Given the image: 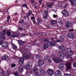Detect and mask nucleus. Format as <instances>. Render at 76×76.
I'll return each mask as SVG.
<instances>
[{
	"instance_id": "6ab92c4d",
	"label": "nucleus",
	"mask_w": 76,
	"mask_h": 76,
	"mask_svg": "<svg viewBox=\"0 0 76 76\" xmlns=\"http://www.w3.org/2000/svg\"><path fill=\"white\" fill-rule=\"evenodd\" d=\"M58 67L59 69L61 70H64V64H60L58 65Z\"/></svg>"
},
{
	"instance_id": "ddd939ff",
	"label": "nucleus",
	"mask_w": 76,
	"mask_h": 76,
	"mask_svg": "<svg viewBox=\"0 0 76 76\" xmlns=\"http://www.w3.org/2000/svg\"><path fill=\"white\" fill-rule=\"evenodd\" d=\"M72 23L71 22L68 21L66 23V28H69V27H72Z\"/></svg>"
},
{
	"instance_id": "e2e57ef3",
	"label": "nucleus",
	"mask_w": 76,
	"mask_h": 76,
	"mask_svg": "<svg viewBox=\"0 0 76 76\" xmlns=\"http://www.w3.org/2000/svg\"><path fill=\"white\" fill-rule=\"evenodd\" d=\"M61 39H64V38L62 37V36H60Z\"/></svg>"
},
{
	"instance_id": "7c9ffc66",
	"label": "nucleus",
	"mask_w": 76,
	"mask_h": 76,
	"mask_svg": "<svg viewBox=\"0 0 76 76\" xmlns=\"http://www.w3.org/2000/svg\"><path fill=\"white\" fill-rule=\"evenodd\" d=\"M49 39H44V41L45 43H48L50 42V41H49Z\"/></svg>"
},
{
	"instance_id": "49530a36",
	"label": "nucleus",
	"mask_w": 76,
	"mask_h": 76,
	"mask_svg": "<svg viewBox=\"0 0 76 76\" xmlns=\"http://www.w3.org/2000/svg\"><path fill=\"white\" fill-rule=\"evenodd\" d=\"M23 7H25V8H27V5L26 4H24L23 5Z\"/></svg>"
},
{
	"instance_id": "37998d69",
	"label": "nucleus",
	"mask_w": 76,
	"mask_h": 76,
	"mask_svg": "<svg viewBox=\"0 0 76 76\" xmlns=\"http://www.w3.org/2000/svg\"><path fill=\"white\" fill-rule=\"evenodd\" d=\"M39 72H38L35 73V75L36 76H39Z\"/></svg>"
},
{
	"instance_id": "c03bdc74",
	"label": "nucleus",
	"mask_w": 76,
	"mask_h": 76,
	"mask_svg": "<svg viewBox=\"0 0 76 76\" xmlns=\"http://www.w3.org/2000/svg\"><path fill=\"white\" fill-rule=\"evenodd\" d=\"M26 34H23L21 35L20 37H26Z\"/></svg>"
},
{
	"instance_id": "a878e982",
	"label": "nucleus",
	"mask_w": 76,
	"mask_h": 76,
	"mask_svg": "<svg viewBox=\"0 0 76 76\" xmlns=\"http://www.w3.org/2000/svg\"><path fill=\"white\" fill-rule=\"evenodd\" d=\"M40 73L42 75H45L46 74V72L43 69H41L40 70Z\"/></svg>"
},
{
	"instance_id": "c9c22d12",
	"label": "nucleus",
	"mask_w": 76,
	"mask_h": 76,
	"mask_svg": "<svg viewBox=\"0 0 76 76\" xmlns=\"http://www.w3.org/2000/svg\"><path fill=\"white\" fill-rule=\"evenodd\" d=\"M7 34L8 36H10L11 35V32L9 31H8L7 32Z\"/></svg>"
},
{
	"instance_id": "39448f33",
	"label": "nucleus",
	"mask_w": 76,
	"mask_h": 76,
	"mask_svg": "<svg viewBox=\"0 0 76 76\" xmlns=\"http://www.w3.org/2000/svg\"><path fill=\"white\" fill-rule=\"evenodd\" d=\"M47 73L48 75L50 76H52L54 75V70L53 69H48L47 70Z\"/></svg>"
},
{
	"instance_id": "6e6552de",
	"label": "nucleus",
	"mask_w": 76,
	"mask_h": 76,
	"mask_svg": "<svg viewBox=\"0 0 76 76\" xmlns=\"http://www.w3.org/2000/svg\"><path fill=\"white\" fill-rule=\"evenodd\" d=\"M32 66V63L28 62L27 66H26L25 67V68L26 70H29L31 69Z\"/></svg>"
},
{
	"instance_id": "423d86ee",
	"label": "nucleus",
	"mask_w": 76,
	"mask_h": 76,
	"mask_svg": "<svg viewBox=\"0 0 76 76\" xmlns=\"http://www.w3.org/2000/svg\"><path fill=\"white\" fill-rule=\"evenodd\" d=\"M58 55L61 60H63V59H64V55L61 52L59 51L58 53Z\"/></svg>"
},
{
	"instance_id": "864d4df0",
	"label": "nucleus",
	"mask_w": 76,
	"mask_h": 76,
	"mask_svg": "<svg viewBox=\"0 0 76 76\" xmlns=\"http://www.w3.org/2000/svg\"><path fill=\"white\" fill-rule=\"evenodd\" d=\"M11 37L12 38H13L14 37V34H13L11 35Z\"/></svg>"
},
{
	"instance_id": "4c0bfd02",
	"label": "nucleus",
	"mask_w": 76,
	"mask_h": 76,
	"mask_svg": "<svg viewBox=\"0 0 76 76\" xmlns=\"http://www.w3.org/2000/svg\"><path fill=\"white\" fill-rule=\"evenodd\" d=\"M73 67H74L75 68H76V62H73Z\"/></svg>"
},
{
	"instance_id": "3c124183",
	"label": "nucleus",
	"mask_w": 76,
	"mask_h": 76,
	"mask_svg": "<svg viewBox=\"0 0 76 76\" xmlns=\"http://www.w3.org/2000/svg\"><path fill=\"white\" fill-rule=\"evenodd\" d=\"M35 58H39V55H37V56H36Z\"/></svg>"
},
{
	"instance_id": "de8ad7c7",
	"label": "nucleus",
	"mask_w": 76,
	"mask_h": 76,
	"mask_svg": "<svg viewBox=\"0 0 76 76\" xmlns=\"http://www.w3.org/2000/svg\"><path fill=\"white\" fill-rule=\"evenodd\" d=\"M26 76H29V72H26Z\"/></svg>"
},
{
	"instance_id": "774afa93",
	"label": "nucleus",
	"mask_w": 76,
	"mask_h": 76,
	"mask_svg": "<svg viewBox=\"0 0 76 76\" xmlns=\"http://www.w3.org/2000/svg\"><path fill=\"white\" fill-rule=\"evenodd\" d=\"M23 28H20V31H22Z\"/></svg>"
},
{
	"instance_id": "20e7f679",
	"label": "nucleus",
	"mask_w": 76,
	"mask_h": 76,
	"mask_svg": "<svg viewBox=\"0 0 76 76\" xmlns=\"http://www.w3.org/2000/svg\"><path fill=\"white\" fill-rule=\"evenodd\" d=\"M61 13L63 15H64L66 18H67L69 16V12L66 9H64L62 11Z\"/></svg>"
},
{
	"instance_id": "bb28decb",
	"label": "nucleus",
	"mask_w": 76,
	"mask_h": 76,
	"mask_svg": "<svg viewBox=\"0 0 76 76\" xmlns=\"http://www.w3.org/2000/svg\"><path fill=\"white\" fill-rule=\"evenodd\" d=\"M37 23L38 25H39L41 23V19L37 18Z\"/></svg>"
},
{
	"instance_id": "79ce46f5",
	"label": "nucleus",
	"mask_w": 76,
	"mask_h": 76,
	"mask_svg": "<svg viewBox=\"0 0 76 76\" xmlns=\"http://www.w3.org/2000/svg\"><path fill=\"white\" fill-rule=\"evenodd\" d=\"M55 56V55L54 54H52L51 55V58L53 59V58H55L54 57Z\"/></svg>"
},
{
	"instance_id": "f8f14e48",
	"label": "nucleus",
	"mask_w": 76,
	"mask_h": 76,
	"mask_svg": "<svg viewBox=\"0 0 76 76\" xmlns=\"http://www.w3.org/2000/svg\"><path fill=\"white\" fill-rule=\"evenodd\" d=\"M53 60L56 63H59L61 62V60L58 58L55 57L53 58Z\"/></svg>"
},
{
	"instance_id": "aec40b11",
	"label": "nucleus",
	"mask_w": 76,
	"mask_h": 76,
	"mask_svg": "<svg viewBox=\"0 0 76 76\" xmlns=\"http://www.w3.org/2000/svg\"><path fill=\"white\" fill-rule=\"evenodd\" d=\"M56 76H60L61 75V71L59 70L56 71L55 72Z\"/></svg>"
},
{
	"instance_id": "ea45409f",
	"label": "nucleus",
	"mask_w": 76,
	"mask_h": 76,
	"mask_svg": "<svg viewBox=\"0 0 76 76\" xmlns=\"http://www.w3.org/2000/svg\"><path fill=\"white\" fill-rule=\"evenodd\" d=\"M24 23V20L23 19H22L21 20H20L19 21V23H22V24L23 23Z\"/></svg>"
},
{
	"instance_id": "09e8293b",
	"label": "nucleus",
	"mask_w": 76,
	"mask_h": 76,
	"mask_svg": "<svg viewBox=\"0 0 76 76\" xmlns=\"http://www.w3.org/2000/svg\"><path fill=\"white\" fill-rule=\"evenodd\" d=\"M65 76H71V75L70 74H66L65 75Z\"/></svg>"
},
{
	"instance_id": "c85d7f7f",
	"label": "nucleus",
	"mask_w": 76,
	"mask_h": 76,
	"mask_svg": "<svg viewBox=\"0 0 76 76\" xmlns=\"http://www.w3.org/2000/svg\"><path fill=\"white\" fill-rule=\"evenodd\" d=\"M44 59L45 60L48 61L50 60V57L47 56H46L44 57Z\"/></svg>"
},
{
	"instance_id": "7ed1b4c3",
	"label": "nucleus",
	"mask_w": 76,
	"mask_h": 76,
	"mask_svg": "<svg viewBox=\"0 0 76 76\" xmlns=\"http://www.w3.org/2000/svg\"><path fill=\"white\" fill-rule=\"evenodd\" d=\"M1 45V46L3 48H4L6 49H7L8 48V44L6 42H3L0 41V45Z\"/></svg>"
},
{
	"instance_id": "393cba45",
	"label": "nucleus",
	"mask_w": 76,
	"mask_h": 76,
	"mask_svg": "<svg viewBox=\"0 0 76 76\" xmlns=\"http://www.w3.org/2000/svg\"><path fill=\"white\" fill-rule=\"evenodd\" d=\"M51 23L52 25H55L57 23L56 20H52L51 21Z\"/></svg>"
},
{
	"instance_id": "2eb2a0df",
	"label": "nucleus",
	"mask_w": 76,
	"mask_h": 76,
	"mask_svg": "<svg viewBox=\"0 0 76 76\" xmlns=\"http://www.w3.org/2000/svg\"><path fill=\"white\" fill-rule=\"evenodd\" d=\"M67 36L69 38H74L75 37V35L72 33H68L67 34Z\"/></svg>"
},
{
	"instance_id": "5701e85b",
	"label": "nucleus",
	"mask_w": 76,
	"mask_h": 76,
	"mask_svg": "<svg viewBox=\"0 0 76 76\" xmlns=\"http://www.w3.org/2000/svg\"><path fill=\"white\" fill-rule=\"evenodd\" d=\"M18 70L19 72L22 73L23 72V67L22 66H20L18 67Z\"/></svg>"
},
{
	"instance_id": "4d7b16f0",
	"label": "nucleus",
	"mask_w": 76,
	"mask_h": 76,
	"mask_svg": "<svg viewBox=\"0 0 76 76\" xmlns=\"http://www.w3.org/2000/svg\"><path fill=\"white\" fill-rule=\"evenodd\" d=\"M57 42H61V40H57Z\"/></svg>"
},
{
	"instance_id": "052dcab7",
	"label": "nucleus",
	"mask_w": 76,
	"mask_h": 76,
	"mask_svg": "<svg viewBox=\"0 0 76 76\" xmlns=\"http://www.w3.org/2000/svg\"><path fill=\"white\" fill-rule=\"evenodd\" d=\"M48 61H49V63H51L52 62V61H51V60H50L49 58V60H48Z\"/></svg>"
},
{
	"instance_id": "a211bd4d",
	"label": "nucleus",
	"mask_w": 76,
	"mask_h": 76,
	"mask_svg": "<svg viewBox=\"0 0 76 76\" xmlns=\"http://www.w3.org/2000/svg\"><path fill=\"white\" fill-rule=\"evenodd\" d=\"M8 58V56L6 54H5L1 57L2 60H6Z\"/></svg>"
},
{
	"instance_id": "69168bd1",
	"label": "nucleus",
	"mask_w": 76,
	"mask_h": 76,
	"mask_svg": "<svg viewBox=\"0 0 76 76\" xmlns=\"http://www.w3.org/2000/svg\"><path fill=\"white\" fill-rule=\"evenodd\" d=\"M1 74H2V75H3V76H4V75H5V73H4V72H3L1 73Z\"/></svg>"
},
{
	"instance_id": "0eeeda50",
	"label": "nucleus",
	"mask_w": 76,
	"mask_h": 76,
	"mask_svg": "<svg viewBox=\"0 0 76 76\" xmlns=\"http://www.w3.org/2000/svg\"><path fill=\"white\" fill-rule=\"evenodd\" d=\"M38 63L39 66H42L44 64V61L41 59H39L38 60Z\"/></svg>"
},
{
	"instance_id": "603ef678",
	"label": "nucleus",
	"mask_w": 76,
	"mask_h": 76,
	"mask_svg": "<svg viewBox=\"0 0 76 76\" xmlns=\"http://www.w3.org/2000/svg\"><path fill=\"white\" fill-rule=\"evenodd\" d=\"M32 22H33V23H34V24H35L36 22H35V19L33 20H32Z\"/></svg>"
},
{
	"instance_id": "4468645a",
	"label": "nucleus",
	"mask_w": 76,
	"mask_h": 76,
	"mask_svg": "<svg viewBox=\"0 0 76 76\" xmlns=\"http://www.w3.org/2000/svg\"><path fill=\"white\" fill-rule=\"evenodd\" d=\"M5 39L6 37H5V36H3L2 34L0 33V40H1V41L4 40Z\"/></svg>"
},
{
	"instance_id": "a19ab883",
	"label": "nucleus",
	"mask_w": 76,
	"mask_h": 76,
	"mask_svg": "<svg viewBox=\"0 0 76 76\" xmlns=\"http://www.w3.org/2000/svg\"><path fill=\"white\" fill-rule=\"evenodd\" d=\"M32 13V11L30 10L29 11V12L27 14L28 16H30L31 14Z\"/></svg>"
},
{
	"instance_id": "e433bc0d",
	"label": "nucleus",
	"mask_w": 76,
	"mask_h": 76,
	"mask_svg": "<svg viewBox=\"0 0 76 76\" xmlns=\"http://www.w3.org/2000/svg\"><path fill=\"white\" fill-rule=\"evenodd\" d=\"M11 67H16V64L15 63H13L12 64H11Z\"/></svg>"
},
{
	"instance_id": "72a5a7b5",
	"label": "nucleus",
	"mask_w": 76,
	"mask_h": 76,
	"mask_svg": "<svg viewBox=\"0 0 76 76\" xmlns=\"http://www.w3.org/2000/svg\"><path fill=\"white\" fill-rule=\"evenodd\" d=\"M11 45H12V47H13L14 50H16V49H17V46H16L15 45L13 44H12Z\"/></svg>"
},
{
	"instance_id": "58836bf2",
	"label": "nucleus",
	"mask_w": 76,
	"mask_h": 76,
	"mask_svg": "<svg viewBox=\"0 0 76 76\" xmlns=\"http://www.w3.org/2000/svg\"><path fill=\"white\" fill-rule=\"evenodd\" d=\"M33 16L31 17V20H35V16H34V15L32 14Z\"/></svg>"
},
{
	"instance_id": "f257e3e1",
	"label": "nucleus",
	"mask_w": 76,
	"mask_h": 76,
	"mask_svg": "<svg viewBox=\"0 0 76 76\" xmlns=\"http://www.w3.org/2000/svg\"><path fill=\"white\" fill-rule=\"evenodd\" d=\"M23 54V57L19 59V63L20 65H22L23 64L24 60L30 58V55L29 53L25 52H21Z\"/></svg>"
},
{
	"instance_id": "a18cd8bd",
	"label": "nucleus",
	"mask_w": 76,
	"mask_h": 76,
	"mask_svg": "<svg viewBox=\"0 0 76 76\" xmlns=\"http://www.w3.org/2000/svg\"><path fill=\"white\" fill-rule=\"evenodd\" d=\"M18 35L15 34H14V37H18Z\"/></svg>"
},
{
	"instance_id": "680f3d73",
	"label": "nucleus",
	"mask_w": 76,
	"mask_h": 76,
	"mask_svg": "<svg viewBox=\"0 0 76 76\" xmlns=\"http://www.w3.org/2000/svg\"><path fill=\"white\" fill-rule=\"evenodd\" d=\"M58 8H59V9H60V8H61V7H61V5H60L58 6Z\"/></svg>"
},
{
	"instance_id": "bf43d9fd",
	"label": "nucleus",
	"mask_w": 76,
	"mask_h": 76,
	"mask_svg": "<svg viewBox=\"0 0 76 76\" xmlns=\"http://www.w3.org/2000/svg\"><path fill=\"white\" fill-rule=\"evenodd\" d=\"M53 18H56V15L55 14H54L53 15Z\"/></svg>"
},
{
	"instance_id": "cd10ccee",
	"label": "nucleus",
	"mask_w": 76,
	"mask_h": 76,
	"mask_svg": "<svg viewBox=\"0 0 76 76\" xmlns=\"http://www.w3.org/2000/svg\"><path fill=\"white\" fill-rule=\"evenodd\" d=\"M54 5V4L53 3H50V4H49L47 5V7H51L52 6H53Z\"/></svg>"
},
{
	"instance_id": "4be33fe9",
	"label": "nucleus",
	"mask_w": 76,
	"mask_h": 76,
	"mask_svg": "<svg viewBox=\"0 0 76 76\" xmlns=\"http://www.w3.org/2000/svg\"><path fill=\"white\" fill-rule=\"evenodd\" d=\"M52 41L53 42L50 43V45L51 47L55 45L56 43V41H54V40H52Z\"/></svg>"
},
{
	"instance_id": "473e14b6",
	"label": "nucleus",
	"mask_w": 76,
	"mask_h": 76,
	"mask_svg": "<svg viewBox=\"0 0 76 76\" xmlns=\"http://www.w3.org/2000/svg\"><path fill=\"white\" fill-rule=\"evenodd\" d=\"M10 15H8L7 17V23L9 22V20L10 19Z\"/></svg>"
},
{
	"instance_id": "338daca9",
	"label": "nucleus",
	"mask_w": 76,
	"mask_h": 76,
	"mask_svg": "<svg viewBox=\"0 0 76 76\" xmlns=\"http://www.w3.org/2000/svg\"><path fill=\"white\" fill-rule=\"evenodd\" d=\"M39 3L41 4L42 3V1L41 0H39Z\"/></svg>"
},
{
	"instance_id": "1a4fd4ad",
	"label": "nucleus",
	"mask_w": 76,
	"mask_h": 76,
	"mask_svg": "<svg viewBox=\"0 0 76 76\" xmlns=\"http://www.w3.org/2000/svg\"><path fill=\"white\" fill-rule=\"evenodd\" d=\"M65 66L67 70H69L72 67V64L70 62H67L65 64Z\"/></svg>"
},
{
	"instance_id": "dca6fc26",
	"label": "nucleus",
	"mask_w": 76,
	"mask_h": 76,
	"mask_svg": "<svg viewBox=\"0 0 76 76\" xmlns=\"http://www.w3.org/2000/svg\"><path fill=\"white\" fill-rule=\"evenodd\" d=\"M72 5H73L74 6H76V0H69Z\"/></svg>"
},
{
	"instance_id": "6e6d98bb",
	"label": "nucleus",
	"mask_w": 76,
	"mask_h": 76,
	"mask_svg": "<svg viewBox=\"0 0 76 76\" xmlns=\"http://www.w3.org/2000/svg\"><path fill=\"white\" fill-rule=\"evenodd\" d=\"M67 7V5L66 4H64V8H66V7Z\"/></svg>"
},
{
	"instance_id": "9b49d317",
	"label": "nucleus",
	"mask_w": 76,
	"mask_h": 76,
	"mask_svg": "<svg viewBox=\"0 0 76 76\" xmlns=\"http://www.w3.org/2000/svg\"><path fill=\"white\" fill-rule=\"evenodd\" d=\"M43 18L45 19H46L48 17V13L47 12V11H45L44 13L43 14Z\"/></svg>"
},
{
	"instance_id": "f03ea898",
	"label": "nucleus",
	"mask_w": 76,
	"mask_h": 76,
	"mask_svg": "<svg viewBox=\"0 0 76 76\" xmlns=\"http://www.w3.org/2000/svg\"><path fill=\"white\" fill-rule=\"evenodd\" d=\"M67 51L68 53H69L70 55H69L67 54L66 52V51L64 53V55L67 58H69L70 56H72V55H73V52L72 51V49H70V48H68L67 49Z\"/></svg>"
},
{
	"instance_id": "b1692460",
	"label": "nucleus",
	"mask_w": 76,
	"mask_h": 76,
	"mask_svg": "<svg viewBox=\"0 0 76 76\" xmlns=\"http://www.w3.org/2000/svg\"><path fill=\"white\" fill-rule=\"evenodd\" d=\"M49 47V45L48 44H44L43 46V49H47Z\"/></svg>"
},
{
	"instance_id": "9d476101",
	"label": "nucleus",
	"mask_w": 76,
	"mask_h": 76,
	"mask_svg": "<svg viewBox=\"0 0 76 76\" xmlns=\"http://www.w3.org/2000/svg\"><path fill=\"white\" fill-rule=\"evenodd\" d=\"M41 69V68H40V67L39 66H37V65H36V64L35 65V66L34 67V72H35V71H39L40 70V69Z\"/></svg>"
},
{
	"instance_id": "5fc2aeb1",
	"label": "nucleus",
	"mask_w": 76,
	"mask_h": 76,
	"mask_svg": "<svg viewBox=\"0 0 76 76\" xmlns=\"http://www.w3.org/2000/svg\"><path fill=\"white\" fill-rule=\"evenodd\" d=\"M31 3H34L35 2V0H31Z\"/></svg>"
},
{
	"instance_id": "412c9836",
	"label": "nucleus",
	"mask_w": 76,
	"mask_h": 76,
	"mask_svg": "<svg viewBox=\"0 0 76 76\" xmlns=\"http://www.w3.org/2000/svg\"><path fill=\"white\" fill-rule=\"evenodd\" d=\"M18 42L20 46H22V45H24V44H25V42L21 40H18Z\"/></svg>"
},
{
	"instance_id": "c756f323",
	"label": "nucleus",
	"mask_w": 76,
	"mask_h": 76,
	"mask_svg": "<svg viewBox=\"0 0 76 76\" xmlns=\"http://www.w3.org/2000/svg\"><path fill=\"white\" fill-rule=\"evenodd\" d=\"M57 21L58 22V23L60 25H61L62 24V23L61 22V20L60 19H57Z\"/></svg>"
},
{
	"instance_id": "0e129e2a",
	"label": "nucleus",
	"mask_w": 76,
	"mask_h": 76,
	"mask_svg": "<svg viewBox=\"0 0 76 76\" xmlns=\"http://www.w3.org/2000/svg\"><path fill=\"white\" fill-rule=\"evenodd\" d=\"M74 31V30L72 29L69 30V32L73 31Z\"/></svg>"
},
{
	"instance_id": "2f4dec72",
	"label": "nucleus",
	"mask_w": 76,
	"mask_h": 76,
	"mask_svg": "<svg viewBox=\"0 0 76 76\" xmlns=\"http://www.w3.org/2000/svg\"><path fill=\"white\" fill-rule=\"evenodd\" d=\"M13 74L16 76H19V73L18 71L15 72H13Z\"/></svg>"
},
{
	"instance_id": "f704fd0d",
	"label": "nucleus",
	"mask_w": 76,
	"mask_h": 76,
	"mask_svg": "<svg viewBox=\"0 0 76 76\" xmlns=\"http://www.w3.org/2000/svg\"><path fill=\"white\" fill-rule=\"evenodd\" d=\"M3 34V35H6L7 33V30H4L2 31Z\"/></svg>"
},
{
	"instance_id": "8fccbe9b",
	"label": "nucleus",
	"mask_w": 76,
	"mask_h": 76,
	"mask_svg": "<svg viewBox=\"0 0 76 76\" xmlns=\"http://www.w3.org/2000/svg\"><path fill=\"white\" fill-rule=\"evenodd\" d=\"M10 72V71L7 70L6 72V73H7V74H9Z\"/></svg>"
},
{
	"instance_id": "13d9d810",
	"label": "nucleus",
	"mask_w": 76,
	"mask_h": 76,
	"mask_svg": "<svg viewBox=\"0 0 76 76\" xmlns=\"http://www.w3.org/2000/svg\"><path fill=\"white\" fill-rule=\"evenodd\" d=\"M36 42H37V40H35L34 41V45H35V44H36Z\"/></svg>"
},
{
	"instance_id": "f3484780",
	"label": "nucleus",
	"mask_w": 76,
	"mask_h": 76,
	"mask_svg": "<svg viewBox=\"0 0 76 76\" xmlns=\"http://www.w3.org/2000/svg\"><path fill=\"white\" fill-rule=\"evenodd\" d=\"M59 48L62 51L63 53L64 54V53L66 52V48L65 47H64L63 46H61L59 47Z\"/></svg>"
}]
</instances>
